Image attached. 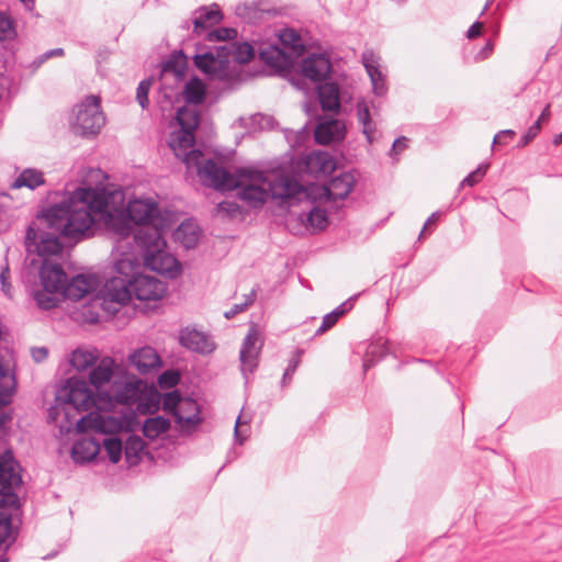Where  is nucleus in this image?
<instances>
[{
  "label": "nucleus",
  "mask_w": 562,
  "mask_h": 562,
  "mask_svg": "<svg viewBox=\"0 0 562 562\" xmlns=\"http://www.w3.org/2000/svg\"><path fill=\"white\" fill-rule=\"evenodd\" d=\"M445 216V211H436L431 213L429 217H427L426 221H424V239L426 238L427 234H430L434 232L436 226L439 222H441L442 217Z\"/></svg>",
  "instance_id": "56"
},
{
  "label": "nucleus",
  "mask_w": 562,
  "mask_h": 562,
  "mask_svg": "<svg viewBox=\"0 0 562 562\" xmlns=\"http://www.w3.org/2000/svg\"><path fill=\"white\" fill-rule=\"evenodd\" d=\"M307 221L314 228L323 229L327 225L326 212L314 205L307 212Z\"/></svg>",
  "instance_id": "48"
},
{
  "label": "nucleus",
  "mask_w": 562,
  "mask_h": 562,
  "mask_svg": "<svg viewBox=\"0 0 562 562\" xmlns=\"http://www.w3.org/2000/svg\"><path fill=\"white\" fill-rule=\"evenodd\" d=\"M236 36H237V31L232 27H220V29L213 30V31L209 32L206 35V41L209 43L213 44L212 46L207 47V49L213 48L215 45H222L224 43H234L233 40H235ZM200 48L201 47H198L196 53L199 52ZM202 48L206 50V47H202Z\"/></svg>",
  "instance_id": "40"
},
{
  "label": "nucleus",
  "mask_w": 562,
  "mask_h": 562,
  "mask_svg": "<svg viewBox=\"0 0 562 562\" xmlns=\"http://www.w3.org/2000/svg\"><path fill=\"white\" fill-rule=\"evenodd\" d=\"M248 419H244V415L240 414L237 417L236 424H235V440L238 441L240 445L247 439L248 437Z\"/></svg>",
  "instance_id": "53"
},
{
  "label": "nucleus",
  "mask_w": 562,
  "mask_h": 562,
  "mask_svg": "<svg viewBox=\"0 0 562 562\" xmlns=\"http://www.w3.org/2000/svg\"><path fill=\"white\" fill-rule=\"evenodd\" d=\"M235 13L248 23H254L260 14L255 3H239L235 9Z\"/></svg>",
  "instance_id": "47"
},
{
  "label": "nucleus",
  "mask_w": 562,
  "mask_h": 562,
  "mask_svg": "<svg viewBox=\"0 0 562 562\" xmlns=\"http://www.w3.org/2000/svg\"><path fill=\"white\" fill-rule=\"evenodd\" d=\"M139 397V381H126L121 385H115L113 390V398L117 404L131 405Z\"/></svg>",
  "instance_id": "31"
},
{
  "label": "nucleus",
  "mask_w": 562,
  "mask_h": 562,
  "mask_svg": "<svg viewBox=\"0 0 562 562\" xmlns=\"http://www.w3.org/2000/svg\"><path fill=\"white\" fill-rule=\"evenodd\" d=\"M318 99L323 110L337 111L340 109L339 87L334 82H326L317 87Z\"/></svg>",
  "instance_id": "30"
},
{
  "label": "nucleus",
  "mask_w": 562,
  "mask_h": 562,
  "mask_svg": "<svg viewBox=\"0 0 562 562\" xmlns=\"http://www.w3.org/2000/svg\"><path fill=\"white\" fill-rule=\"evenodd\" d=\"M346 127L337 119L322 120L315 127L314 137L318 144L328 145L345 137Z\"/></svg>",
  "instance_id": "23"
},
{
  "label": "nucleus",
  "mask_w": 562,
  "mask_h": 562,
  "mask_svg": "<svg viewBox=\"0 0 562 562\" xmlns=\"http://www.w3.org/2000/svg\"><path fill=\"white\" fill-rule=\"evenodd\" d=\"M47 349L44 347L41 348H34L32 350V357L36 362H41L47 357Z\"/></svg>",
  "instance_id": "64"
},
{
  "label": "nucleus",
  "mask_w": 562,
  "mask_h": 562,
  "mask_svg": "<svg viewBox=\"0 0 562 562\" xmlns=\"http://www.w3.org/2000/svg\"><path fill=\"white\" fill-rule=\"evenodd\" d=\"M408 146V138L406 137H398L394 140L392 148L390 150V156H396L404 149H406Z\"/></svg>",
  "instance_id": "61"
},
{
  "label": "nucleus",
  "mask_w": 562,
  "mask_h": 562,
  "mask_svg": "<svg viewBox=\"0 0 562 562\" xmlns=\"http://www.w3.org/2000/svg\"><path fill=\"white\" fill-rule=\"evenodd\" d=\"M355 186V177L350 172H342L334 177L327 184L311 183L302 186L296 180V201L313 205L322 201H337L346 199Z\"/></svg>",
  "instance_id": "9"
},
{
  "label": "nucleus",
  "mask_w": 562,
  "mask_h": 562,
  "mask_svg": "<svg viewBox=\"0 0 562 562\" xmlns=\"http://www.w3.org/2000/svg\"><path fill=\"white\" fill-rule=\"evenodd\" d=\"M516 136V132L514 130H502L499 131L495 136H494V139H493V143L492 145L495 146V145H505L506 144V140H504L503 138H510L513 139L514 137Z\"/></svg>",
  "instance_id": "60"
},
{
  "label": "nucleus",
  "mask_w": 562,
  "mask_h": 562,
  "mask_svg": "<svg viewBox=\"0 0 562 562\" xmlns=\"http://www.w3.org/2000/svg\"><path fill=\"white\" fill-rule=\"evenodd\" d=\"M10 269L9 266L5 265L2 267L0 272V283H1V291L3 294L8 297H12V286L10 283Z\"/></svg>",
  "instance_id": "57"
},
{
  "label": "nucleus",
  "mask_w": 562,
  "mask_h": 562,
  "mask_svg": "<svg viewBox=\"0 0 562 562\" xmlns=\"http://www.w3.org/2000/svg\"><path fill=\"white\" fill-rule=\"evenodd\" d=\"M278 38L282 45V49L288 52L291 57L299 55L304 47L301 35L294 29L281 30L278 33Z\"/></svg>",
  "instance_id": "33"
},
{
  "label": "nucleus",
  "mask_w": 562,
  "mask_h": 562,
  "mask_svg": "<svg viewBox=\"0 0 562 562\" xmlns=\"http://www.w3.org/2000/svg\"><path fill=\"white\" fill-rule=\"evenodd\" d=\"M162 235L159 227L143 228L135 233V243L142 249L145 267L173 279L180 273V263L166 250Z\"/></svg>",
  "instance_id": "7"
},
{
  "label": "nucleus",
  "mask_w": 562,
  "mask_h": 562,
  "mask_svg": "<svg viewBox=\"0 0 562 562\" xmlns=\"http://www.w3.org/2000/svg\"><path fill=\"white\" fill-rule=\"evenodd\" d=\"M256 297V291L251 290L249 294L246 295V299L240 304H235L231 310L226 311L224 316L229 319L233 318L238 313L245 311L249 305H251Z\"/></svg>",
  "instance_id": "52"
},
{
  "label": "nucleus",
  "mask_w": 562,
  "mask_h": 562,
  "mask_svg": "<svg viewBox=\"0 0 562 562\" xmlns=\"http://www.w3.org/2000/svg\"><path fill=\"white\" fill-rule=\"evenodd\" d=\"M124 200L109 209L105 226L120 237H132L134 225H143L136 233L147 227H159L160 232L169 228V224L160 216L158 204L151 199L130 201L126 210H122Z\"/></svg>",
  "instance_id": "5"
},
{
  "label": "nucleus",
  "mask_w": 562,
  "mask_h": 562,
  "mask_svg": "<svg viewBox=\"0 0 562 562\" xmlns=\"http://www.w3.org/2000/svg\"><path fill=\"white\" fill-rule=\"evenodd\" d=\"M140 260H143L142 249L135 243V235L133 237L115 236L112 262L114 272L119 274L117 278L128 281L140 274Z\"/></svg>",
  "instance_id": "12"
},
{
  "label": "nucleus",
  "mask_w": 562,
  "mask_h": 562,
  "mask_svg": "<svg viewBox=\"0 0 562 562\" xmlns=\"http://www.w3.org/2000/svg\"><path fill=\"white\" fill-rule=\"evenodd\" d=\"M145 448V442L138 436H130L125 443V457L127 462L136 464L140 459V453Z\"/></svg>",
  "instance_id": "44"
},
{
  "label": "nucleus",
  "mask_w": 562,
  "mask_h": 562,
  "mask_svg": "<svg viewBox=\"0 0 562 562\" xmlns=\"http://www.w3.org/2000/svg\"><path fill=\"white\" fill-rule=\"evenodd\" d=\"M351 307L349 301L341 303L333 312L326 314L323 317L321 326L317 328L316 334L321 335L326 333L328 329L334 327L338 322L339 317L342 316Z\"/></svg>",
  "instance_id": "42"
},
{
  "label": "nucleus",
  "mask_w": 562,
  "mask_h": 562,
  "mask_svg": "<svg viewBox=\"0 0 562 562\" xmlns=\"http://www.w3.org/2000/svg\"><path fill=\"white\" fill-rule=\"evenodd\" d=\"M150 89V81L149 80H143L139 82L137 87L136 92V99L142 106V109H146L148 106L149 100H148V92Z\"/></svg>",
  "instance_id": "55"
},
{
  "label": "nucleus",
  "mask_w": 562,
  "mask_h": 562,
  "mask_svg": "<svg viewBox=\"0 0 562 562\" xmlns=\"http://www.w3.org/2000/svg\"><path fill=\"white\" fill-rule=\"evenodd\" d=\"M15 386L14 375L10 372L9 368L0 363V407L10 403Z\"/></svg>",
  "instance_id": "36"
},
{
  "label": "nucleus",
  "mask_w": 562,
  "mask_h": 562,
  "mask_svg": "<svg viewBox=\"0 0 562 562\" xmlns=\"http://www.w3.org/2000/svg\"><path fill=\"white\" fill-rule=\"evenodd\" d=\"M130 362L140 372L146 373L158 368L161 363L160 357L151 347H143L130 356Z\"/></svg>",
  "instance_id": "26"
},
{
  "label": "nucleus",
  "mask_w": 562,
  "mask_h": 562,
  "mask_svg": "<svg viewBox=\"0 0 562 562\" xmlns=\"http://www.w3.org/2000/svg\"><path fill=\"white\" fill-rule=\"evenodd\" d=\"M180 342L183 347L199 353H211L215 349L214 341L206 334L194 328L182 329Z\"/></svg>",
  "instance_id": "24"
},
{
  "label": "nucleus",
  "mask_w": 562,
  "mask_h": 562,
  "mask_svg": "<svg viewBox=\"0 0 562 562\" xmlns=\"http://www.w3.org/2000/svg\"><path fill=\"white\" fill-rule=\"evenodd\" d=\"M105 123L101 110V100L97 95H89L72 109L69 119L71 131L81 136H94L100 133Z\"/></svg>",
  "instance_id": "11"
},
{
  "label": "nucleus",
  "mask_w": 562,
  "mask_h": 562,
  "mask_svg": "<svg viewBox=\"0 0 562 562\" xmlns=\"http://www.w3.org/2000/svg\"><path fill=\"white\" fill-rule=\"evenodd\" d=\"M255 56L249 43H224L211 49L200 48L194 54V65L210 79L227 83L240 80L239 65L248 63Z\"/></svg>",
  "instance_id": "4"
},
{
  "label": "nucleus",
  "mask_w": 562,
  "mask_h": 562,
  "mask_svg": "<svg viewBox=\"0 0 562 562\" xmlns=\"http://www.w3.org/2000/svg\"><path fill=\"white\" fill-rule=\"evenodd\" d=\"M482 26H483V23H482V22H480V21H477V20H476V21H474V22L470 25V27L468 29V31L465 32V37H467L468 40H473V38H475V37L480 36Z\"/></svg>",
  "instance_id": "62"
},
{
  "label": "nucleus",
  "mask_w": 562,
  "mask_h": 562,
  "mask_svg": "<svg viewBox=\"0 0 562 562\" xmlns=\"http://www.w3.org/2000/svg\"><path fill=\"white\" fill-rule=\"evenodd\" d=\"M179 374L175 371H166L159 376V384L162 387H172L179 382Z\"/></svg>",
  "instance_id": "59"
},
{
  "label": "nucleus",
  "mask_w": 562,
  "mask_h": 562,
  "mask_svg": "<svg viewBox=\"0 0 562 562\" xmlns=\"http://www.w3.org/2000/svg\"><path fill=\"white\" fill-rule=\"evenodd\" d=\"M424 369L427 368L430 372L440 375L449 385L453 387L451 380L449 379V369L452 363L448 356L436 360V359H426L423 360Z\"/></svg>",
  "instance_id": "41"
},
{
  "label": "nucleus",
  "mask_w": 562,
  "mask_h": 562,
  "mask_svg": "<svg viewBox=\"0 0 562 562\" xmlns=\"http://www.w3.org/2000/svg\"><path fill=\"white\" fill-rule=\"evenodd\" d=\"M336 169V161L327 151L315 150L306 155L303 170L316 178L327 176Z\"/></svg>",
  "instance_id": "21"
},
{
  "label": "nucleus",
  "mask_w": 562,
  "mask_h": 562,
  "mask_svg": "<svg viewBox=\"0 0 562 562\" xmlns=\"http://www.w3.org/2000/svg\"><path fill=\"white\" fill-rule=\"evenodd\" d=\"M98 358L97 351L79 348L71 353L70 363L77 371H86L97 363Z\"/></svg>",
  "instance_id": "38"
},
{
  "label": "nucleus",
  "mask_w": 562,
  "mask_h": 562,
  "mask_svg": "<svg viewBox=\"0 0 562 562\" xmlns=\"http://www.w3.org/2000/svg\"><path fill=\"white\" fill-rule=\"evenodd\" d=\"M130 301L131 289L128 281L123 278L113 277L98 289V292L91 299V307L99 306L105 313L114 315Z\"/></svg>",
  "instance_id": "14"
},
{
  "label": "nucleus",
  "mask_w": 562,
  "mask_h": 562,
  "mask_svg": "<svg viewBox=\"0 0 562 562\" xmlns=\"http://www.w3.org/2000/svg\"><path fill=\"white\" fill-rule=\"evenodd\" d=\"M21 468L14 460L12 451L0 453V544L14 541L11 525V510L16 509L19 497L13 488L22 483Z\"/></svg>",
  "instance_id": "6"
},
{
  "label": "nucleus",
  "mask_w": 562,
  "mask_h": 562,
  "mask_svg": "<svg viewBox=\"0 0 562 562\" xmlns=\"http://www.w3.org/2000/svg\"><path fill=\"white\" fill-rule=\"evenodd\" d=\"M58 231L50 228L43 216L38 223H32L26 232L25 245L29 252L41 257L58 255L63 249Z\"/></svg>",
  "instance_id": "15"
},
{
  "label": "nucleus",
  "mask_w": 562,
  "mask_h": 562,
  "mask_svg": "<svg viewBox=\"0 0 562 562\" xmlns=\"http://www.w3.org/2000/svg\"><path fill=\"white\" fill-rule=\"evenodd\" d=\"M192 168L203 184L220 191L236 190L237 198L251 209H261L269 198L289 206L297 204L296 179L288 175H269L251 168L231 173L212 159L201 164V158Z\"/></svg>",
  "instance_id": "1"
},
{
  "label": "nucleus",
  "mask_w": 562,
  "mask_h": 562,
  "mask_svg": "<svg viewBox=\"0 0 562 562\" xmlns=\"http://www.w3.org/2000/svg\"><path fill=\"white\" fill-rule=\"evenodd\" d=\"M101 440L97 436H83L78 439L71 449V457L76 463L92 461L100 452Z\"/></svg>",
  "instance_id": "25"
},
{
  "label": "nucleus",
  "mask_w": 562,
  "mask_h": 562,
  "mask_svg": "<svg viewBox=\"0 0 562 562\" xmlns=\"http://www.w3.org/2000/svg\"><path fill=\"white\" fill-rule=\"evenodd\" d=\"M551 105L548 103L543 110L541 111L539 117L528 127L526 133L521 136L520 140L517 144L518 148L526 147L530 144L540 133L542 128V122L548 121L551 116Z\"/></svg>",
  "instance_id": "37"
},
{
  "label": "nucleus",
  "mask_w": 562,
  "mask_h": 562,
  "mask_svg": "<svg viewBox=\"0 0 562 562\" xmlns=\"http://www.w3.org/2000/svg\"><path fill=\"white\" fill-rule=\"evenodd\" d=\"M217 212L226 214V215H228L231 217H234V216H237V215L241 214L240 206L236 202L229 201V200H225L223 202H220L217 204Z\"/></svg>",
  "instance_id": "54"
},
{
  "label": "nucleus",
  "mask_w": 562,
  "mask_h": 562,
  "mask_svg": "<svg viewBox=\"0 0 562 562\" xmlns=\"http://www.w3.org/2000/svg\"><path fill=\"white\" fill-rule=\"evenodd\" d=\"M302 353H303V351L297 349L295 351V353L293 355V357L291 358V360L288 364V368L285 369L283 378H282L283 386H285L291 381L292 375L294 374L295 370L297 369V367L301 362Z\"/></svg>",
  "instance_id": "51"
},
{
  "label": "nucleus",
  "mask_w": 562,
  "mask_h": 562,
  "mask_svg": "<svg viewBox=\"0 0 562 562\" xmlns=\"http://www.w3.org/2000/svg\"><path fill=\"white\" fill-rule=\"evenodd\" d=\"M175 239L187 249L194 247L199 239V227L193 221L182 222L175 232Z\"/></svg>",
  "instance_id": "35"
},
{
  "label": "nucleus",
  "mask_w": 562,
  "mask_h": 562,
  "mask_svg": "<svg viewBox=\"0 0 562 562\" xmlns=\"http://www.w3.org/2000/svg\"><path fill=\"white\" fill-rule=\"evenodd\" d=\"M390 348L385 342L376 341L371 344L368 347L366 358L363 360V369L367 371L369 368H371L374 364L373 357L382 358L389 352Z\"/></svg>",
  "instance_id": "45"
},
{
  "label": "nucleus",
  "mask_w": 562,
  "mask_h": 562,
  "mask_svg": "<svg viewBox=\"0 0 562 562\" xmlns=\"http://www.w3.org/2000/svg\"><path fill=\"white\" fill-rule=\"evenodd\" d=\"M362 63L370 77L374 94H385L387 91L386 75L381 68L380 57L373 50H366L362 54Z\"/></svg>",
  "instance_id": "20"
},
{
  "label": "nucleus",
  "mask_w": 562,
  "mask_h": 562,
  "mask_svg": "<svg viewBox=\"0 0 562 562\" xmlns=\"http://www.w3.org/2000/svg\"><path fill=\"white\" fill-rule=\"evenodd\" d=\"M101 446H103L110 461L112 463H117L121 460L122 451H123V442L116 436H109L104 438H100Z\"/></svg>",
  "instance_id": "43"
},
{
  "label": "nucleus",
  "mask_w": 562,
  "mask_h": 562,
  "mask_svg": "<svg viewBox=\"0 0 562 562\" xmlns=\"http://www.w3.org/2000/svg\"><path fill=\"white\" fill-rule=\"evenodd\" d=\"M192 16L193 32L198 35L221 23L224 18L217 3L198 8L193 11Z\"/></svg>",
  "instance_id": "22"
},
{
  "label": "nucleus",
  "mask_w": 562,
  "mask_h": 562,
  "mask_svg": "<svg viewBox=\"0 0 562 562\" xmlns=\"http://www.w3.org/2000/svg\"><path fill=\"white\" fill-rule=\"evenodd\" d=\"M494 52V42L487 40L485 44L474 54L473 61L479 63L487 59Z\"/></svg>",
  "instance_id": "58"
},
{
  "label": "nucleus",
  "mask_w": 562,
  "mask_h": 562,
  "mask_svg": "<svg viewBox=\"0 0 562 562\" xmlns=\"http://www.w3.org/2000/svg\"><path fill=\"white\" fill-rule=\"evenodd\" d=\"M170 427L169 419L162 416H156L146 419L143 425V434L148 439H156L161 434L166 432Z\"/></svg>",
  "instance_id": "39"
},
{
  "label": "nucleus",
  "mask_w": 562,
  "mask_h": 562,
  "mask_svg": "<svg viewBox=\"0 0 562 562\" xmlns=\"http://www.w3.org/2000/svg\"><path fill=\"white\" fill-rule=\"evenodd\" d=\"M184 398L180 396L177 391L167 393L162 398V406L166 412L171 413L175 417L177 415V411L180 408V404Z\"/></svg>",
  "instance_id": "49"
},
{
  "label": "nucleus",
  "mask_w": 562,
  "mask_h": 562,
  "mask_svg": "<svg viewBox=\"0 0 562 562\" xmlns=\"http://www.w3.org/2000/svg\"><path fill=\"white\" fill-rule=\"evenodd\" d=\"M262 346L263 341L260 338L259 331L255 326H251L239 350L240 372L246 383H248L250 375L258 368Z\"/></svg>",
  "instance_id": "16"
},
{
  "label": "nucleus",
  "mask_w": 562,
  "mask_h": 562,
  "mask_svg": "<svg viewBox=\"0 0 562 562\" xmlns=\"http://www.w3.org/2000/svg\"><path fill=\"white\" fill-rule=\"evenodd\" d=\"M40 281L34 283L30 293L42 310L55 307L63 297L67 276L60 265L45 259L40 268Z\"/></svg>",
  "instance_id": "8"
},
{
  "label": "nucleus",
  "mask_w": 562,
  "mask_h": 562,
  "mask_svg": "<svg viewBox=\"0 0 562 562\" xmlns=\"http://www.w3.org/2000/svg\"><path fill=\"white\" fill-rule=\"evenodd\" d=\"M175 418L181 428L195 426L200 422L198 403L191 398H184Z\"/></svg>",
  "instance_id": "29"
},
{
  "label": "nucleus",
  "mask_w": 562,
  "mask_h": 562,
  "mask_svg": "<svg viewBox=\"0 0 562 562\" xmlns=\"http://www.w3.org/2000/svg\"><path fill=\"white\" fill-rule=\"evenodd\" d=\"M260 59L270 67L277 69L285 68L291 59V56L284 49L274 44L261 45L258 48Z\"/></svg>",
  "instance_id": "27"
},
{
  "label": "nucleus",
  "mask_w": 562,
  "mask_h": 562,
  "mask_svg": "<svg viewBox=\"0 0 562 562\" xmlns=\"http://www.w3.org/2000/svg\"><path fill=\"white\" fill-rule=\"evenodd\" d=\"M122 201L121 189L82 187L60 203L45 210L44 217L50 228H55L68 239L78 241L92 235L97 215L105 222L110 206Z\"/></svg>",
  "instance_id": "2"
},
{
  "label": "nucleus",
  "mask_w": 562,
  "mask_h": 562,
  "mask_svg": "<svg viewBox=\"0 0 562 562\" xmlns=\"http://www.w3.org/2000/svg\"><path fill=\"white\" fill-rule=\"evenodd\" d=\"M15 34L12 20L4 12H0V41L11 40Z\"/></svg>",
  "instance_id": "50"
},
{
  "label": "nucleus",
  "mask_w": 562,
  "mask_h": 562,
  "mask_svg": "<svg viewBox=\"0 0 562 562\" xmlns=\"http://www.w3.org/2000/svg\"><path fill=\"white\" fill-rule=\"evenodd\" d=\"M45 183L44 173L35 168H26L24 169L13 181L12 188H27L34 190Z\"/></svg>",
  "instance_id": "34"
},
{
  "label": "nucleus",
  "mask_w": 562,
  "mask_h": 562,
  "mask_svg": "<svg viewBox=\"0 0 562 562\" xmlns=\"http://www.w3.org/2000/svg\"><path fill=\"white\" fill-rule=\"evenodd\" d=\"M135 413L130 408L117 412H91L76 422L79 432L94 431L99 436H116L122 430L131 428Z\"/></svg>",
  "instance_id": "10"
},
{
  "label": "nucleus",
  "mask_w": 562,
  "mask_h": 562,
  "mask_svg": "<svg viewBox=\"0 0 562 562\" xmlns=\"http://www.w3.org/2000/svg\"><path fill=\"white\" fill-rule=\"evenodd\" d=\"M93 405V393L86 381L68 379L56 393V406L52 408L50 416L54 412L58 414L59 409L64 411L66 415L69 414V408L77 412L89 411Z\"/></svg>",
  "instance_id": "13"
},
{
  "label": "nucleus",
  "mask_w": 562,
  "mask_h": 562,
  "mask_svg": "<svg viewBox=\"0 0 562 562\" xmlns=\"http://www.w3.org/2000/svg\"><path fill=\"white\" fill-rule=\"evenodd\" d=\"M101 281L93 273H81L66 281L63 289V297L78 301L100 288Z\"/></svg>",
  "instance_id": "18"
},
{
  "label": "nucleus",
  "mask_w": 562,
  "mask_h": 562,
  "mask_svg": "<svg viewBox=\"0 0 562 562\" xmlns=\"http://www.w3.org/2000/svg\"><path fill=\"white\" fill-rule=\"evenodd\" d=\"M131 294L139 301L160 300L166 292V284L159 279L148 274H137L133 280H128Z\"/></svg>",
  "instance_id": "17"
},
{
  "label": "nucleus",
  "mask_w": 562,
  "mask_h": 562,
  "mask_svg": "<svg viewBox=\"0 0 562 562\" xmlns=\"http://www.w3.org/2000/svg\"><path fill=\"white\" fill-rule=\"evenodd\" d=\"M114 366L115 362L111 357H103L100 359L89 373V382L91 385L99 389L110 382L113 376Z\"/></svg>",
  "instance_id": "28"
},
{
  "label": "nucleus",
  "mask_w": 562,
  "mask_h": 562,
  "mask_svg": "<svg viewBox=\"0 0 562 562\" xmlns=\"http://www.w3.org/2000/svg\"><path fill=\"white\" fill-rule=\"evenodd\" d=\"M331 63L325 54L313 53L300 64V71L305 79L319 82L329 75Z\"/></svg>",
  "instance_id": "19"
},
{
  "label": "nucleus",
  "mask_w": 562,
  "mask_h": 562,
  "mask_svg": "<svg viewBox=\"0 0 562 562\" xmlns=\"http://www.w3.org/2000/svg\"><path fill=\"white\" fill-rule=\"evenodd\" d=\"M357 119L368 143H373L376 138L378 131L375 128V123L371 117L369 104L364 100L357 103Z\"/></svg>",
  "instance_id": "32"
},
{
  "label": "nucleus",
  "mask_w": 562,
  "mask_h": 562,
  "mask_svg": "<svg viewBox=\"0 0 562 562\" xmlns=\"http://www.w3.org/2000/svg\"><path fill=\"white\" fill-rule=\"evenodd\" d=\"M182 94L188 104L179 108L175 119L170 122L171 132L167 144L175 156L187 166V169H191V166H198L199 159L202 158L201 150L194 149L193 146L194 132L200 123L196 105L204 99V85L198 79H192L184 86Z\"/></svg>",
  "instance_id": "3"
},
{
  "label": "nucleus",
  "mask_w": 562,
  "mask_h": 562,
  "mask_svg": "<svg viewBox=\"0 0 562 562\" xmlns=\"http://www.w3.org/2000/svg\"><path fill=\"white\" fill-rule=\"evenodd\" d=\"M63 55H64L63 48H54V49L47 50L46 53H44L43 55H41L38 57V65L43 64L44 61H46L47 59H49L52 57L63 56Z\"/></svg>",
  "instance_id": "63"
},
{
  "label": "nucleus",
  "mask_w": 562,
  "mask_h": 562,
  "mask_svg": "<svg viewBox=\"0 0 562 562\" xmlns=\"http://www.w3.org/2000/svg\"><path fill=\"white\" fill-rule=\"evenodd\" d=\"M490 168L488 162H481L473 171L468 173L459 184V189L463 187H474L486 175Z\"/></svg>",
  "instance_id": "46"
}]
</instances>
